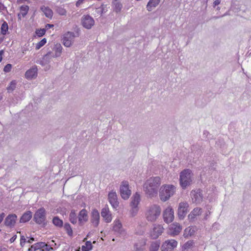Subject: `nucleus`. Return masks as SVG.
<instances>
[{
    "label": "nucleus",
    "instance_id": "obj_27",
    "mask_svg": "<svg viewBox=\"0 0 251 251\" xmlns=\"http://www.w3.org/2000/svg\"><path fill=\"white\" fill-rule=\"evenodd\" d=\"M195 232V230L194 228H190V227H188L185 229L183 236L184 238H187L189 236H191L194 235Z\"/></svg>",
    "mask_w": 251,
    "mask_h": 251
},
{
    "label": "nucleus",
    "instance_id": "obj_40",
    "mask_svg": "<svg viewBox=\"0 0 251 251\" xmlns=\"http://www.w3.org/2000/svg\"><path fill=\"white\" fill-rule=\"evenodd\" d=\"M46 31V29L40 28L36 30V34L39 37H41L45 35Z\"/></svg>",
    "mask_w": 251,
    "mask_h": 251
},
{
    "label": "nucleus",
    "instance_id": "obj_9",
    "mask_svg": "<svg viewBox=\"0 0 251 251\" xmlns=\"http://www.w3.org/2000/svg\"><path fill=\"white\" fill-rule=\"evenodd\" d=\"M189 204L186 202H181L179 203L177 210L178 217L180 220H183L188 212Z\"/></svg>",
    "mask_w": 251,
    "mask_h": 251
},
{
    "label": "nucleus",
    "instance_id": "obj_63",
    "mask_svg": "<svg viewBox=\"0 0 251 251\" xmlns=\"http://www.w3.org/2000/svg\"><path fill=\"white\" fill-rule=\"evenodd\" d=\"M2 97L0 95V100L2 99Z\"/></svg>",
    "mask_w": 251,
    "mask_h": 251
},
{
    "label": "nucleus",
    "instance_id": "obj_13",
    "mask_svg": "<svg viewBox=\"0 0 251 251\" xmlns=\"http://www.w3.org/2000/svg\"><path fill=\"white\" fill-rule=\"evenodd\" d=\"M82 25L85 28L90 29L95 24L93 18L89 15H84L81 19Z\"/></svg>",
    "mask_w": 251,
    "mask_h": 251
},
{
    "label": "nucleus",
    "instance_id": "obj_33",
    "mask_svg": "<svg viewBox=\"0 0 251 251\" xmlns=\"http://www.w3.org/2000/svg\"><path fill=\"white\" fill-rule=\"evenodd\" d=\"M93 248V246L91 241H88L85 243V245L82 246V251H90Z\"/></svg>",
    "mask_w": 251,
    "mask_h": 251
},
{
    "label": "nucleus",
    "instance_id": "obj_50",
    "mask_svg": "<svg viewBox=\"0 0 251 251\" xmlns=\"http://www.w3.org/2000/svg\"><path fill=\"white\" fill-rule=\"evenodd\" d=\"M54 26V25H52V24H48L46 25L45 26V29H48L50 28H52Z\"/></svg>",
    "mask_w": 251,
    "mask_h": 251
},
{
    "label": "nucleus",
    "instance_id": "obj_47",
    "mask_svg": "<svg viewBox=\"0 0 251 251\" xmlns=\"http://www.w3.org/2000/svg\"><path fill=\"white\" fill-rule=\"evenodd\" d=\"M134 248L135 251H144V248L141 246H139L138 244H135L134 245Z\"/></svg>",
    "mask_w": 251,
    "mask_h": 251
},
{
    "label": "nucleus",
    "instance_id": "obj_58",
    "mask_svg": "<svg viewBox=\"0 0 251 251\" xmlns=\"http://www.w3.org/2000/svg\"><path fill=\"white\" fill-rule=\"evenodd\" d=\"M4 217H5V214L4 213H2L1 214H0V217L2 218L1 222L3 221V219Z\"/></svg>",
    "mask_w": 251,
    "mask_h": 251
},
{
    "label": "nucleus",
    "instance_id": "obj_46",
    "mask_svg": "<svg viewBox=\"0 0 251 251\" xmlns=\"http://www.w3.org/2000/svg\"><path fill=\"white\" fill-rule=\"evenodd\" d=\"M26 242V239L24 235L21 236L20 239V245L22 247H23L25 245V243Z\"/></svg>",
    "mask_w": 251,
    "mask_h": 251
},
{
    "label": "nucleus",
    "instance_id": "obj_26",
    "mask_svg": "<svg viewBox=\"0 0 251 251\" xmlns=\"http://www.w3.org/2000/svg\"><path fill=\"white\" fill-rule=\"evenodd\" d=\"M41 10L44 13L46 17L51 18L53 15L52 11L48 7L43 6L41 7Z\"/></svg>",
    "mask_w": 251,
    "mask_h": 251
},
{
    "label": "nucleus",
    "instance_id": "obj_34",
    "mask_svg": "<svg viewBox=\"0 0 251 251\" xmlns=\"http://www.w3.org/2000/svg\"><path fill=\"white\" fill-rule=\"evenodd\" d=\"M17 82L16 80H12L9 84V85L7 88L8 93L13 92L16 88Z\"/></svg>",
    "mask_w": 251,
    "mask_h": 251
},
{
    "label": "nucleus",
    "instance_id": "obj_19",
    "mask_svg": "<svg viewBox=\"0 0 251 251\" xmlns=\"http://www.w3.org/2000/svg\"><path fill=\"white\" fill-rule=\"evenodd\" d=\"M170 229V234L175 236L179 234L182 229V227L179 224L175 223L171 225Z\"/></svg>",
    "mask_w": 251,
    "mask_h": 251
},
{
    "label": "nucleus",
    "instance_id": "obj_59",
    "mask_svg": "<svg viewBox=\"0 0 251 251\" xmlns=\"http://www.w3.org/2000/svg\"><path fill=\"white\" fill-rule=\"evenodd\" d=\"M0 251H7L6 248H2L0 247Z\"/></svg>",
    "mask_w": 251,
    "mask_h": 251
},
{
    "label": "nucleus",
    "instance_id": "obj_21",
    "mask_svg": "<svg viewBox=\"0 0 251 251\" xmlns=\"http://www.w3.org/2000/svg\"><path fill=\"white\" fill-rule=\"evenodd\" d=\"M37 68L35 66L27 70L25 74V76L27 79L35 78L37 75Z\"/></svg>",
    "mask_w": 251,
    "mask_h": 251
},
{
    "label": "nucleus",
    "instance_id": "obj_22",
    "mask_svg": "<svg viewBox=\"0 0 251 251\" xmlns=\"http://www.w3.org/2000/svg\"><path fill=\"white\" fill-rule=\"evenodd\" d=\"M78 220L80 225H81L83 222L88 221L87 211L85 209H83L79 212Z\"/></svg>",
    "mask_w": 251,
    "mask_h": 251
},
{
    "label": "nucleus",
    "instance_id": "obj_29",
    "mask_svg": "<svg viewBox=\"0 0 251 251\" xmlns=\"http://www.w3.org/2000/svg\"><path fill=\"white\" fill-rule=\"evenodd\" d=\"M78 218V216H76V214L75 213V211L72 210L69 215V220L71 223L73 224H75L77 222V219Z\"/></svg>",
    "mask_w": 251,
    "mask_h": 251
},
{
    "label": "nucleus",
    "instance_id": "obj_25",
    "mask_svg": "<svg viewBox=\"0 0 251 251\" xmlns=\"http://www.w3.org/2000/svg\"><path fill=\"white\" fill-rule=\"evenodd\" d=\"M165 243L167 245V247L170 249V251H172L174 248H176L177 245V242L173 239L167 240L165 241Z\"/></svg>",
    "mask_w": 251,
    "mask_h": 251
},
{
    "label": "nucleus",
    "instance_id": "obj_16",
    "mask_svg": "<svg viewBox=\"0 0 251 251\" xmlns=\"http://www.w3.org/2000/svg\"><path fill=\"white\" fill-rule=\"evenodd\" d=\"M17 216L16 214H9L5 219L4 224L6 226L12 227L14 226Z\"/></svg>",
    "mask_w": 251,
    "mask_h": 251
},
{
    "label": "nucleus",
    "instance_id": "obj_60",
    "mask_svg": "<svg viewBox=\"0 0 251 251\" xmlns=\"http://www.w3.org/2000/svg\"><path fill=\"white\" fill-rule=\"evenodd\" d=\"M223 142V140H219L218 141L216 142V144L218 146L219 143Z\"/></svg>",
    "mask_w": 251,
    "mask_h": 251
},
{
    "label": "nucleus",
    "instance_id": "obj_64",
    "mask_svg": "<svg viewBox=\"0 0 251 251\" xmlns=\"http://www.w3.org/2000/svg\"><path fill=\"white\" fill-rule=\"evenodd\" d=\"M220 9V8L219 7H218L217 8V10H219Z\"/></svg>",
    "mask_w": 251,
    "mask_h": 251
},
{
    "label": "nucleus",
    "instance_id": "obj_23",
    "mask_svg": "<svg viewBox=\"0 0 251 251\" xmlns=\"http://www.w3.org/2000/svg\"><path fill=\"white\" fill-rule=\"evenodd\" d=\"M32 218V213L30 211L25 212L21 217L20 223H25L29 221Z\"/></svg>",
    "mask_w": 251,
    "mask_h": 251
},
{
    "label": "nucleus",
    "instance_id": "obj_43",
    "mask_svg": "<svg viewBox=\"0 0 251 251\" xmlns=\"http://www.w3.org/2000/svg\"><path fill=\"white\" fill-rule=\"evenodd\" d=\"M34 247L36 250L41 249L42 250V248L44 247V246H45V243L43 242H38L34 244Z\"/></svg>",
    "mask_w": 251,
    "mask_h": 251
},
{
    "label": "nucleus",
    "instance_id": "obj_1",
    "mask_svg": "<svg viewBox=\"0 0 251 251\" xmlns=\"http://www.w3.org/2000/svg\"><path fill=\"white\" fill-rule=\"evenodd\" d=\"M161 184V179L159 176L151 177L146 180L143 185V189L146 195L152 198L156 196L158 188Z\"/></svg>",
    "mask_w": 251,
    "mask_h": 251
},
{
    "label": "nucleus",
    "instance_id": "obj_28",
    "mask_svg": "<svg viewBox=\"0 0 251 251\" xmlns=\"http://www.w3.org/2000/svg\"><path fill=\"white\" fill-rule=\"evenodd\" d=\"M113 230L114 231L121 233L122 230V225L119 220L114 222V224L113 226Z\"/></svg>",
    "mask_w": 251,
    "mask_h": 251
},
{
    "label": "nucleus",
    "instance_id": "obj_57",
    "mask_svg": "<svg viewBox=\"0 0 251 251\" xmlns=\"http://www.w3.org/2000/svg\"><path fill=\"white\" fill-rule=\"evenodd\" d=\"M227 15V13H226L224 14V15H223L222 16H221V17H223L226 16V15ZM219 18H220V17H219V16H215L213 18L215 19H218Z\"/></svg>",
    "mask_w": 251,
    "mask_h": 251
},
{
    "label": "nucleus",
    "instance_id": "obj_38",
    "mask_svg": "<svg viewBox=\"0 0 251 251\" xmlns=\"http://www.w3.org/2000/svg\"><path fill=\"white\" fill-rule=\"evenodd\" d=\"M56 12L60 15H66L67 11L63 7L61 6H56L55 9Z\"/></svg>",
    "mask_w": 251,
    "mask_h": 251
},
{
    "label": "nucleus",
    "instance_id": "obj_36",
    "mask_svg": "<svg viewBox=\"0 0 251 251\" xmlns=\"http://www.w3.org/2000/svg\"><path fill=\"white\" fill-rule=\"evenodd\" d=\"M194 245V242L192 240H189L186 242L182 246V251L187 250L191 248Z\"/></svg>",
    "mask_w": 251,
    "mask_h": 251
},
{
    "label": "nucleus",
    "instance_id": "obj_8",
    "mask_svg": "<svg viewBox=\"0 0 251 251\" xmlns=\"http://www.w3.org/2000/svg\"><path fill=\"white\" fill-rule=\"evenodd\" d=\"M62 47L60 44L54 45L52 50L53 52L49 51L45 55L46 59H50L51 57H57L61 55L62 51Z\"/></svg>",
    "mask_w": 251,
    "mask_h": 251
},
{
    "label": "nucleus",
    "instance_id": "obj_10",
    "mask_svg": "<svg viewBox=\"0 0 251 251\" xmlns=\"http://www.w3.org/2000/svg\"><path fill=\"white\" fill-rule=\"evenodd\" d=\"M76 36L73 32H68L64 35L62 39L63 44L66 47H70L74 42V39Z\"/></svg>",
    "mask_w": 251,
    "mask_h": 251
},
{
    "label": "nucleus",
    "instance_id": "obj_41",
    "mask_svg": "<svg viewBox=\"0 0 251 251\" xmlns=\"http://www.w3.org/2000/svg\"><path fill=\"white\" fill-rule=\"evenodd\" d=\"M47 42V40L46 38H43L39 42H38L35 47L36 50L40 49L42 47H43Z\"/></svg>",
    "mask_w": 251,
    "mask_h": 251
},
{
    "label": "nucleus",
    "instance_id": "obj_56",
    "mask_svg": "<svg viewBox=\"0 0 251 251\" xmlns=\"http://www.w3.org/2000/svg\"><path fill=\"white\" fill-rule=\"evenodd\" d=\"M33 241H34V238L32 237H30L29 239L27 241V242L31 244L32 243Z\"/></svg>",
    "mask_w": 251,
    "mask_h": 251
},
{
    "label": "nucleus",
    "instance_id": "obj_54",
    "mask_svg": "<svg viewBox=\"0 0 251 251\" xmlns=\"http://www.w3.org/2000/svg\"><path fill=\"white\" fill-rule=\"evenodd\" d=\"M209 134V133L208 131H207V130L203 131V135L205 138H207V136Z\"/></svg>",
    "mask_w": 251,
    "mask_h": 251
},
{
    "label": "nucleus",
    "instance_id": "obj_32",
    "mask_svg": "<svg viewBox=\"0 0 251 251\" xmlns=\"http://www.w3.org/2000/svg\"><path fill=\"white\" fill-rule=\"evenodd\" d=\"M53 224L56 226L62 227L63 226V221L60 219L58 217H54L52 219Z\"/></svg>",
    "mask_w": 251,
    "mask_h": 251
},
{
    "label": "nucleus",
    "instance_id": "obj_17",
    "mask_svg": "<svg viewBox=\"0 0 251 251\" xmlns=\"http://www.w3.org/2000/svg\"><path fill=\"white\" fill-rule=\"evenodd\" d=\"M101 215L106 223H110L112 220L111 214L107 205L101 209Z\"/></svg>",
    "mask_w": 251,
    "mask_h": 251
},
{
    "label": "nucleus",
    "instance_id": "obj_53",
    "mask_svg": "<svg viewBox=\"0 0 251 251\" xmlns=\"http://www.w3.org/2000/svg\"><path fill=\"white\" fill-rule=\"evenodd\" d=\"M34 247V245L31 246V247L28 249V251H35L36 250Z\"/></svg>",
    "mask_w": 251,
    "mask_h": 251
},
{
    "label": "nucleus",
    "instance_id": "obj_35",
    "mask_svg": "<svg viewBox=\"0 0 251 251\" xmlns=\"http://www.w3.org/2000/svg\"><path fill=\"white\" fill-rule=\"evenodd\" d=\"M29 10V7L27 5H22L20 7L21 14L23 17L25 16Z\"/></svg>",
    "mask_w": 251,
    "mask_h": 251
},
{
    "label": "nucleus",
    "instance_id": "obj_18",
    "mask_svg": "<svg viewBox=\"0 0 251 251\" xmlns=\"http://www.w3.org/2000/svg\"><path fill=\"white\" fill-rule=\"evenodd\" d=\"M202 212V209L199 207L195 208L188 215V218L190 222L195 221L197 216H199Z\"/></svg>",
    "mask_w": 251,
    "mask_h": 251
},
{
    "label": "nucleus",
    "instance_id": "obj_62",
    "mask_svg": "<svg viewBox=\"0 0 251 251\" xmlns=\"http://www.w3.org/2000/svg\"><path fill=\"white\" fill-rule=\"evenodd\" d=\"M3 38H0V43L2 42L3 41Z\"/></svg>",
    "mask_w": 251,
    "mask_h": 251
},
{
    "label": "nucleus",
    "instance_id": "obj_7",
    "mask_svg": "<svg viewBox=\"0 0 251 251\" xmlns=\"http://www.w3.org/2000/svg\"><path fill=\"white\" fill-rule=\"evenodd\" d=\"M120 192L121 197L124 200H127L131 194V191L129 189V184L127 181H123L120 188Z\"/></svg>",
    "mask_w": 251,
    "mask_h": 251
},
{
    "label": "nucleus",
    "instance_id": "obj_45",
    "mask_svg": "<svg viewBox=\"0 0 251 251\" xmlns=\"http://www.w3.org/2000/svg\"><path fill=\"white\" fill-rule=\"evenodd\" d=\"M12 68V65L11 64H6L3 69V71L5 73H8L10 72Z\"/></svg>",
    "mask_w": 251,
    "mask_h": 251
},
{
    "label": "nucleus",
    "instance_id": "obj_15",
    "mask_svg": "<svg viewBox=\"0 0 251 251\" xmlns=\"http://www.w3.org/2000/svg\"><path fill=\"white\" fill-rule=\"evenodd\" d=\"M100 214L99 211L94 209L91 212V222L94 227H97L100 223Z\"/></svg>",
    "mask_w": 251,
    "mask_h": 251
},
{
    "label": "nucleus",
    "instance_id": "obj_20",
    "mask_svg": "<svg viewBox=\"0 0 251 251\" xmlns=\"http://www.w3.org/2000/svg\"><path fill=\"white\" fill-rule=\"evenodd\" d=\"M163 232V227L160 226L158 225L153 228L152 231L151 232V236L152 239H156L159 235Z\"/></svg>",
    "mask_w": 251,
    "mask_h": 251
},
{
    "label": "nucleus",
    "instance_id": "obj_52",
    "mask_svg": "<svg viewBox=\"0 0 251 251\" xmlns=\"http://www.w3.org/2000/svg\"><path fill=\"white\" fill-rule=\"evenodd\" d=\"M16 238H17V235H14L12 237H11L10 238V242L11 243L14 242L15 241V240L16 239Z\"/></svg>",
    "mask_w": 251,
    "mask_h": 251
},
{
    "label": "nucleus",
    "instance_id": "obj_14",
    "mask_svg": "<svg viewBox=\"0 0 251 251\" xmlns=\"http://www.w3.org/2000/svg\"><path fill=\"white\" fill-rule=\"evenodd\" d=\"M108 200L114 208H117L118 206L119 202L118 201V197L116 192H110L108 195Z\"/></svg>",
    "mask_w": 251,
    "mask_h": 251
},
{
    "label": "nucleus",
    "instance_id": "obj_55",
    "mask_svg": "<svg viewBox=\"0 0 251 251\" xmlns=\"http://www.w3.org/2000/svg\"><path fill=\"white\" fill-rule=\"evenodd\" d=\"M4 53V51L3 50H0V62H1L2 60V55Z\"/></svg>",
    "mask_w": 251,
    "mask_h": 251
},
{
    "label": "nucleus",
    "instance_id": "obj_42",
    "mask_svg": "<svg viewBox=\"0 0 251 251\" xmlns=\"http://www.w3.org/2000/svg\"><path fill=\"white\" fill-rule=\"evenodd\" d=\"M96 12L101 16L103 13L106 12V10L104 7V5L101 4L100 7L96 9Z\"/></svg>",
    "mask_w": 251,
    "mask_h": 251
},
{
    "label": "nucleus",
    "instance_id": "obj_2",
    "mask_svg": "<svg viewBox=\"0 0 251 251\" xmlns=\"http://www.w3.org/2000/svg\"><path fill=\"white\" fill-rule=\"evenodd\" d=\"M176 187L172 184L162 185L159 190V197L163 201H166L173 196L176 192Z\"/></svg>",
    "mask_w": 251,
    "mask_h": 251
},
{
    "label": "nucleus",
    "instance_id": "obj_30",
    "mask_svg": "<svg viewBox=\"0 0 251 251\" xmlns=\"http://www.w3.org/2000/svg\"><path fill=\"white\" fill-rule=\"evenodd\" d=\"M8 30V25L6 22L4 21L0 27V33L3 35L7 34Z\"/></svg>",
    "mask_w": 251,
    "mask_h": 251
},
{
    "label": "nucleus",
    "instance_id": "obj_51",
    "mask_svg": "<svg viewBox=\"0 0 251 251\" xmlns=\"http://www.w3.org/2000/svg\"><path fill=\"white\" fill-rule=\"evenodd\" d=\"M221 2V0H216L213 2V6L215 7L216 6L219 5Z\"/></svg>",
    "mask_w": 251,
    "mask_h": 251
},
{
    "label": "nucleus",
    "instance_id": "obj_61",
    "mask_svg": "<svg viewBox=\"0 0 251 251\" xmlns=\"http://www.w3.org/2000/svg\"><path fill=\"white\" fill-rule=\"evenodd\" d=\"M18 19L19 20H21V13L18 14Z\"/></svg>",
    "mask_w": 251,
    "mask_h": 251
},
{
    "label": "nucleus",
    "instance_id": "obj_39",
    "mask_svg": "<svg viewBox=\"0 0 251 251\" xmlns=\"http://www.w3.org/2000/svg\"><path fill=\"white\" fill-rule=\"evenodd\" d=\"M160 245L157 242H152L150 248V251H157L159 249Z\"/></svg>",
    "mask_w": 251,
    "mask_h": 251
},
{
    "label": "nucleus",
    "instance_id": "obj_11",
    "mask_svg": "<svg viewBox=\"0 0 251 251\" xmlns=\"http://www.w3.org/2000/svg\"><path fill=\"white\" fill-rule=\"evenodd\" d=\"M202 192V190L200 189L191 191L190 195L193 202L200 203L202 201L203 196Z\"/></svg>",
    "mask_w": 251,
    "mask_h": 251
},
{
    "label": "nucleus",
    "instance_id": "obj_4",
    "mask_svg": "<svg viewBox=\"0 0 251 251\" xmlns=\"http://www.w3.org/2000/svg\"><path fill=\"white\" fill-rule=\"evenodd\" d=\"M161 211L159 205L153 204L151 206L146 213V219L151 222H155L160 215Z\"/></svg>",
    "mask_w": 251,
    "mask_h": 251
},
{
    "label": "nucleus",
    "instance_id": "obj_48",
    "mask_svg": "<svg viewBox=\"0 0 251 251\" xmlns=\"http://www.w3.org/2000/svg\"><path fill=\"white\" fill-rule=\"evenodd\" d=\"M161 251H169L170 249L167 247V245L165 242L163 243L161 247Z\"/></svg>",
    "mask_w": 251,
    "mask_h": 251
},
{
    "label": "nucleus",
    "instance_id": "obj_5",
    "mask_svg": "<svg viewBox=\"0 0 251 251\" xmlns=\"http://www.w3.org/2000/svg\"><path fill=\"white\" fill-rule=\"evenodd\" d=\"M33 220L38 225H43L45 226L46 223V210L44 208H40L35 213L33 217Z\"/></svg>",
    "mask_w": 251,
    "mask_h": 251
},
{
    "label": "nucleus",
    "instance_id": "obj_12",
    "mask_svg": "<svg viewBox=\"0 0 251 251\" xmlns=\"http://www.w3.org/2000/svg\"><path fill=\"white\" fill-rule=\"evenodd\" d=\"M174 211L171 207H167L163 212V216L164 221L168 224L171 223L174 219Z\"/></svg>",
    "mask_w": 251,
    "mask_h": 251
},
{
    "label": "nucleus",
    "instance_id": "obj_6",
    "mask_svg": "<svg viewBox=\"0 0 251 251\" xmlns=\"http://www.w3.org/2000/svg\"><path fill=\"white\" fill-rule=\"evenodd\" d=\"M130 206L131 209L130 211V214L132 217L134 216L137 213L138 211V205L140 201V196L136 192L131 198Z\"/></svg>",
    "mask_w": 251,
    "mask_h": 251
},
{
    "label": "nucleus",
    "instance_id": "obj_37",
    "mask_svg": "<svg viewBox=\"0 0 251 251\" xmlns=\"http://www.w3.org/2000/svg\"><path fill=\"white\" fill-rule=\"evenodd\" d=\"M64 228L67 231L69 236H72L73 235V230L70 225L69 223H65L64 226Z\"/></svg>",
    "mask_w": 251,
    "mask_h": 251
},
{
    "label": "nucleus",
    "instance_id": "obj_3",
    "mask_svg": "<svg viewBox=\"0 0 251 251\" xmlns=\"http://www.w3.org/2000/svg\"><path fill=\"white\" fill-rule=\"evenodd\" d=\"M192 174L189 169L182 171L179 175V183L183 189H185L192 183Z\"/></svg>",
    "mask_w": 251,
    "mask_h": 251
},
{
    "label": "nucleus",
    "instance_id": "obj_31",
    "mask_svg": "<svg viewBox=\"0 0 251 251\" xmlns=\"http://www.w3.org/2000/svg\"><path fill=\"white\" fill-rule=\"evenodd\" d=\"M113 9L114 11H115L116 13H118L121 11L122 8V5L121 3L118 2L117 0H115L113 2Z\"/></svg>",
    "mask_w": 251,
    "mask_h": 251
},
{
    "label": "nucleus",
    "instance_id": "obj_24",
    "mask_svg": "<svg viewBox=\"0 0 251 251\" xmlns=\"http://www.w3.org/2000/svg\"><path fill=\"white\" fill-rule=\"evenodd\" d=\"M160 0H150L147 5V9L149 11L152 10V7H155L160 2Z\"/></svg>",
    "mask_w": 251,
    "mask_h": 251
},
{
    "label": "nucleus",
    "instance_id": "obj_44",
    "mask_svg": "<svg viewBox=\"0 0 251 251\" xmlns=\"http://www.w3.org/2000/svg\"><path fill=\"white\" fill-rule=\"evenodd\" d=\"M51 250H53V248L45 243V246H44V247L42 248L41 251H50Z\"/></svg>",
    "mask_w": 251,
    "mask_h": 251
},
{
    "label": "nucleus",
    "instance_id": "obj_49",
    "mask_svg": "<svg viewBox=\"0 0 251 251\" xmlns=\"http://www.w3.org/2000/svg\"><path fill=\"white\" fill-rule=\"evenodd\" d=\"M7 11V8L2 3L0 2V11Z\"/></svg>",
    "mask_w": 251,
    "mask_h": 251
}]
</instances>
